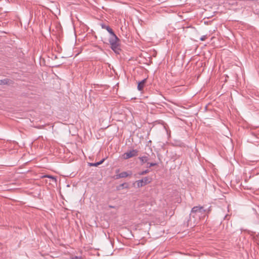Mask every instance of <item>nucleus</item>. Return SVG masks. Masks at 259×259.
Segmentation results:
<instances>
[{"instance_id": "nucleus-1", "label": "nucleus", "mask_w": 259, "mask_h": 259, "mask_svg": "<svg viewBox=\"0 0 259 259\" xmlns=\"http://www.w3.org/2000/svg\"><path fill=\"white\" fill-rule=\"evenodd\" d=\"M206 214V210L202 206H194L192 208L188 223L191 226L195 225L201 219H203Z\"/></svg>"}, {"instance_id": "nucleus-2", "label": "nucleus", "mask_w": 259, "mask_h": 259, "mask_svg": "<svg viewBox=\"0 0 259 259\" xmlns=\"http://www.w3.org/2000/svg\"><path fill=\"white\" fill-rule=\"evenodd\" d=\"M109 42L113 51L117 52L119 50V39L114 33L110 35Z\"/></svg>"}, {"instance_id": "nucleus-3", "label": "nucleus", "mask_w": 259, "mask_h": 259, "mask_svg": "<svg viewBox=\"0 0 259 259\" xmlns=\"http://www.w3.org/2000/svg\"><path fill=\"white\" fill-rule=\"evenodd\" d=\"M151 181V179L149 177H146L144 178L143 179L138 180L136 182L137 187L138 188L142 187L149 183H150Z\"/></svg>"}, {"instance_id": "nucleus-4", "label": "nucleus", "mask_w": 259, "mask_h": 259, "mask_svg": "<svg viewBox=\"0 0 259 259\" xmlns=\"http://www.w3.org/2000/svg\"><path fill=\"white\" fill-rule=\"evenodd\" d=\"M137 154H138V151L137 150L133 149L132 150H130L128 152L124 153L123 154L122 157H123V159H127L130 158L137 156Z\"/></svg>"}, {"instance_id": "nucleus-5", "label": "nucleus", "mask_w": 259, "mask_h": 259, "mask_svg": "<svg viewBox=\"0 0 259 259\" xmlns=\"http://www.w3.org/2000/svg\"><path fill=\"white\" fill-rule=\"evenodd\" d=\"M132 175L131 171H123L116 175V179L123 178L130 176Z\"/></svg>"}, {"instance_id": "nucleus-6", "label": "nucleus", "mask_w": 259, "mask_h": 259, "mask_svg": "<svg viewBox=\"0 0 259 259\" xmlns=\"http://www.w3.org/2000/svg\"><path fill=\"white\" fill-rule=\"evenodd\" d=\"M139 159L141 161V164H144L146 163H147L150 160L149 155L148 154H146L142 156L139 157Z\"/></svg>"}, {"instance_id": "nucleus-7", "label": "nucleus", "mask_w": 259, "mask_h": 259, "mask_svg": "<svg viewBox=\"0 0 259 259\" xmlns=\"http://www.w3.org/2000/svg\"><path fill=\"white\" fill-rule=\"evenodd\" d=\"M147 78H145L138 83L137 88L139 91H142L143 90Z\"/></svg>"}, {"instance_id": "nucleus-8", "label": "nucleus", "mask_w": 259, "mask_h": 259, "mask_svg": "<svg viewBox=\"0 0 259 259\" xmlns=\"http://www.w3.org/2000/svg\"><path fill=\"white\" fill-rule=\"evenodd\" d=\"M101 26L103 29H106L110 34V35L114 33L112 29L109 26H107L102 23L101 24Z\"/></svg>"}, {"instance_id": "nucleus-9", "label": "nucleus", "mask_w": 259, "mask_h": 259, "mask_svg": "<svg viewBox=\"0 0 259 259\" xmlns=\"http://www.w3.org/2000/svg\"><path fill=\"white\" fill-rule=\"evenodd\" d=\"M9 82V79H0V85L2 84H7Z\"/></svg>"}, {"instance_id": "nucleus-10", "label": "nucleus", "mask_w": 259, "mask_h": 259, "mask_svg": "<svg viewBox=\"0 0 259 259\" xmlns=\"http://www.w3.org/2000/svg\"><path fill=\"white\" fill-rule=\"evenodd\" d=\"M147 164H148V165L147 166V167L150 168L152 166L157 165V163H156V162H148Z\"/></svg>"}, {"instance_id": "nucleus-11", "label": "nucleus", "mask_w": 259, "mask_h": 259, "mask_svg": "<svg viewBox=\"0 0 259 259\" xmlns=\"http://www.w3.org/2000/svg\"><path fill=\"white\" fill-rule=\"evenodd\" d=\"M42 178H50V179H52L54 182L56 181V178L52 176L44 175V176H42Z\"/></svg>"}, {"instance_id": "nucleus-12", "label": "nucleus", "mask_w": 259, "mask_h": 259, "mask_svg": "<svg viewBox=\"0 0 259 259\" xmlns=\"http://www.w3.org/2000/svg\"><path fill=\"white\" fill-rule=\"evenodd\" d=\"M149 172V170L148 169H146L145 170L139 172L140 175H145Z\"/></svg>"}, {"instance_id": "nucleus-13", "label": "nucleus", "mask_w": 259, "mask_h": 259, "mask_svg": "<svg viewBox=\"0 0 259 259\" xmlns=\"http://www.w3.org/2000/svg\"><path fill=\"white\" fill-rule=\"evenodd\" d=\"M207 38V36L206 35H203L201 37V38H200V40L201 41H204Z\"/></svg>"}, {"instance_id": "nucleus-14", "label": "nucleus", "mask_w": 259, "mask_h": 259, "mask_svg": "<svg viewBox=\"0 0 259 259\" xmlns=\"http://www.w3.org/2000/svg\"><path fill=\"white\" fill-rule=\"evenodd\" d=\"M104 161V159H103L102 160H101V161H100L99 162H97L98 165H100V164H102V163L103 162V161Z\"/></svg>"}, {"instance_id": "nucleus-15", "label": "nucleus", "mask_w": 259, "mask_h": 259, "mask_svg": "<svg viewBox=\"0 0 259 259\" xmlns=\"http://www.w3.org/2000/svg\"><path fill=\"white\" fill-rule=\"evenodd\" d=\"M90 164H91V165L94 166H98V164H97V162H96V163H91Z\"/></svg>"}, {"instance_id": "nucleus-16", "label": "nucleus", "mask_w": 259, "mask_h": 259, "mask_svg": "<svg viewBox=\"0 0 259 259\" xmlns=\"http://www.w3.org/2000/svg\"><path fill=\"white\" fill-rule=\"evenodd\" d=\"M110 208H114V206H109Z\"/></svg>"}, {"instance_id": "nucleus-17", "label": "nucleus", "mask_w": 259, "mask_h": 259, "mask_svg": "<svg viewBox=\"0 0 259 259\" xmlns=\"http://www.w3.org/2000/svg\"><path fill=\"white\" fill-rule=\"evenodd\" d=\"M153 155H154V156H155V155L154 153H153Z\"/></svg>"}, {"instance_id": "nucleus-18", "label": "nucleus", "mask_w": 259, "mask_h": 259, "mask_svg": "<svg viewBox=\"0 0 259 259\" xmlns=\"http://www.w3.org/2000/svg\"><path fill=\"white\" fill-rule=\"evenodd\" d=\"M153 155H154V156H155V155L154 153H153Z\"/></svg>"}, {"instance_id": "nucleus-19", "label": "nucleus", "mask_w": 259, "mask_h": 259, "mask_svg": "<svg viewBox=\"0 0 259 259\" xmlns=\"http://www.w3.org/2000/svg\"><path fill=\"white\" fill-rule=\"evenodd\" d=\"M153 155H154V156H155V155L154 153H153Z\"/></svg>"}]
</instances>
